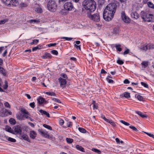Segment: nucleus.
I'll use <instances>...</instances> for the list:
<instances>
[{
    "label": "nucleus",
    "mask_w": 154,
    "mask_h": 154,
    "mask_svg": "<svg viewBox=\"0 0 154 154\" xmlns=\"http://www.w3.org/2000/svg\"><path fill=\"white\" fill-rule=\"evenodd\" d=\"M117 5L115 3L108 4L105 8L103 12V17L106 21H111L114 17L116 10Z\"/></svg>",
    "instance_id": "f257e3e1"
},
{
    "label": "nucleus",
    "mask_w": 154,
    "mask_h": 154,
    "mask_svg": "<svg viewBox=\"0 0 154 154\" xmlns=\"http://www.w3.org/2000/svg\"><path fill=\"white\" fill-rule=\"evenodd\" d=\"M82 14H84L87 12L91 13L94 11L96 8V4L94 0H85L82 2Z\"/></svg>",
    "instance_id": "f03ea898"
},
{
    "label": "nucleus",
    "mask_w": 154,
    "mask_h": 154,
    "mask_svg": "<svg viewBox=\"0 0 154 154\" xmlns=\"http://www.w3.org/2000/svg\"><path fill=\"white\" fill-rule=\"evenodd\" d=\"M140 16L143 20L148 22H153L154 21V15L152 14H149L147 12L143 11L140 14Z\"/></svg>",
    "instance_id": "7ed1b4c3"
},
{
    "label": "nucleus",
    "mask_w": 154,
    "mask_h": 154,
    "mask_svg": "<svg viewBox=\"0 0 154 154\" xmlns=\"http://www.w3.org/2000/svg\"><path fill=\"white\" fill-rule=\"evenodd\" d=\"M47 7L49 11H54L57 8V3L54 0H49L48 2Z\"/></svg>",
    "instance_id": "20e7f679"
},
{
    "label": "nucleus",
    "mask_w": 154,
    "mask_h": 154,
    "mask_svg": "<svg viewBox=\"0 0 154 154\" xmlns=\"http://www.w3.org/2000/svg\"><path fill=\"white\" fill-rule=\"evenodd\" d=\"M5 4L8 7L17 6L18 5L17 0H2Z\"/></svg>",
    "instance_id": "39448f33"
},
{
    "label": "nucleus",
    "mask_w": 154,
    "mask_h": 154,
    "mask_svg": "<svg viewBox=\"0 0 154 154\" xmlns=\"http://www.w3.org/2000/svg\"><path fill=\"white\" fill-rule=\"evenodd\" d=\"M87 16L92 20L96 22H98L100 21V16L98 14H96L93 15L91 14L90 12H87Z\"/></svg>",
    "instance_id": "423d86ee"
},
{
    "label": "nucleus",
    "mask_w": 154,
    "mask_h": 154,
    "mask_svg": "<svg viewBox=\"0 0 154 154\" xmlns=\"http://www.w3.org/2000/svg\"><path fill=\"white\" fill-rule=\"evenodd\" d=\"M121 17L122 20L125 23H129L131 22V19L125 14L124 11H122L121 13Z\"/></svg>",
    "instance_id": "0eeeda50"
},
{
    "label": "nucleus",
    "mask_w": 154,
    "mask_h": 154,
    "mask_svg": "<svg viewBox=\"0 0 154 154\" xmlns=\"http://www.w3.org/2000/svg\"><path fill=\"white\" fill-rule=\"evenodd\" d=\"M63 6L64 8L67 10L68 11H72V9H75L72 3L71 2H68L65 3Z\"/></svg>",
    "instance_id": "6e6552de"
},
{
    "label": "nucleus",
    "mask_w": 154,
    "mask_h": 154,
    "mask_svg": "<svg viewBox=\"0 0 154 154\" xmlns=\"http://www.w3.org/2000/svg\"><path fill=\"white\" fill-rule=\"evenodd\" d=\"M58 80L60 84V86L62 88H64L66 86L67 83L66 79H64L61 77H60L58 79Z\"/></svg>",
    "instance_id": "1a4fd4ad"
},
{
    "label": "nucleus",
    "mask_w": 154,
    "mask_h": 154,
    "mask_svg": "<svg viewBox=\"0 0 154 154\" xmlns=\"http://www.w3.org/2000/svg\"><path fill=\"white\" fill-rule=\"evenodd\" d=\"M38 103L39 104L42 105L43 103L46 104L47 103V101L44 98L40 96L37 99Z\"/></svg>",
    "instance_id": "9d476101"
},
{
    "label": "nucleus",
    "mask_w": 154,
    "mask_h": 154,
    "mask_svg": "<svg viewBox=\"0 0 154 154\" xmlns=\"http://www.w3.org/2000/svg\"><path fill=\"white\" fill-rule=\"evenodd\" d=\"M14 131L16 134H20L22 133V130L20 127L18 125H16L14 127Z\"/></svg>",
    "instance_id": "9b49d317"
},
{
    "label": "nucleus",
    "mask_w": 154,
    "mask_h": 154,
    "mask_svg": "<svg viewBox=\"0 0 154 154\" xmlns=\"http://www.w3.org/2000/svg\"><path fill=\"white\" fill-rule=\"evenodd\" d=\"M131 16L132 18L137 19L139 17V14L136 12H132L131 14Z\"/></svg>",
    "instance_id": "f8f14e48"
},
{
    "label": "nucleus",
    "mask_w": 154,
    "mask_h": 154,
    "mask_svg": "<svg viewBox=\"0 0 154 154\" xmlns=\"http://www.w3.org/2000/svg\"><path fill=\"white\" fill-rule=\"evenodd\" d=\"M51 54L48 53H45V54L42 55L41 57L42 59H49L51 57Z\"/></svg>",
    "instance_id": "ddd939ff"
},
{
    "label": "nucleus",
    "mask_w": 154,
    "mask_h": 154,
    "mask_svg": "<svg viewBox=\"0 0 154 154\" xmlns=\"http://www.w3.org/2000/svg\"><path fill=\"white\" fill-rule=\"evenodd\" d=\"M0 73L4 76H6L7 75V71L2 67H0Z\"/></svg>",
    "instance_id": "4468645a"
},
{
    "label": "nucleus",
    "mask_w": 154,
    "mask_h": 154,
    "mask_svg": "<svg viewBox=\"0 0 154 154\" xmlns=\"http://www.w3.org/2000/svg\"><path fill=\"white\" fill-rule=\"evenodd\" d=\"M120 96L121 98L125 97L126 98H128L130 97V93L128 92H125L124 93L120 94Z\"/></svg>",
    "instance_id": "2eb2a0df"
},
{
    "label": "nucleus",
    "mask_w": 154,
    "mask_h": 154,
    "mask_svg": "<svg viewBox=\"0 0 154 154\" xmlns=\"http://www.w3.org/2000/svg\"><path fill=\"white\" fill-rule=\"evenodd\" d=\"M39 112L42 115H45L48 118H50V115L49 113L45 111L44 110L42 109H40L39 111Z\"/></svg>",
    "instance_id": "dca6fc26"
},
{
    "label": "nucleus",
    "mask_w": 154,
    "mask_h": 154,
    "mask_svg": "<svg viewBox=\"0 0 154 154\" xmlns=\"http://www.w3.org/2000/svg\"><path fill=\"white\" fill-rule=\"evenodd\" d=\"M30 137L32 139H35L36 136V133L34 131H31L30 132Z\"/></svg>",
    "instance_id": "f3484780"
},
{
    "label": "nucleus",
    "mask_w": 154,
    "mask_h": 154,
    "mask_svg": "<svg viewBox=\"0 0 154 154\" xmlns=\"http://www.w3.org/2000/svg\"><path fill=\"white\" fill-rule=\"evenodd\" d=\"M76 148L78 150L82 152H85V149L82 146L79 145H76L75 146Z\"/></svg>",
    "instance_id": "a211bd4d"
},
{
    "label": "nucleus",
    "mask_w": 154,
    "mask_h": 154,
    "mask_svg": "<svg viewBox=\"0 0 154 154\" xmlns=\"http://www.w3.org/2000/svg\"><path fill=\"white\" fill-rule=\"evenodd\" d=\"M120 31V29L119 27H115L113 29V33L115 35L119 34Z\"/></svg>",
    "instance_id": "6ab92c4d"
},
{
    "label": "nucleus",
    "mask_w": 154,
    "mask_h": 154,
    "mask_svg": "<svg viewBox=\"0 0 154 154\" xmlns=\"http://www.w3.org/2000/svg\"><path fill=\"white\" fill-rule=\"evenodd\" d=\"M72 126V123L71 122H67L66 123V126H63V127L64 128H71Z\"/></svg>",
    "instance_id": "aec40b11"
},
{
    "label": "nucleus",
    "mask_w": 154,
    "mask_h": 154,
    "mask_svg": "<svg viewBox=\"0 0 154 154\" xmlns=\"http://www.w3.org/2000/svg\"><path fill=\"white\" fill-rule=\"evenodd\" d=\"M136 113L142 118H146L147 117V116L146 114L142 113L141 112L137 111Z\"/></svg>",
    "instance_id": "412c9836"
},
{
    "label": "nucleus",
    "mask_w": 154,
    "mask_h": 154,
    "mask_svg": "<svg viewBox=\"0 0 154 154\" xmlns=\"http://www.w3.org/2000/svg\"><path fill=\"white\" fill-rule=\"evenodd\" d=\"M121 45L120 44H116L115 45V47L116 48V50L119 52H120L122 51V49L121 48Z\"/></svg>",
    "instance_id": "4be33fe9"
},
{
    "label": "nucleus",
    "mask_w": 154,
    "mask_h": 154,
    "mask_svg": "<svg viewBox=\"0 0 154 154\" xmlns=\"http://www.w3.org/2000/svg\"><path fill=\"white\" fill-rule=\"evenodd\" d=\"M6 131H8L9 132L11 133L12 134H15V133H14V131H13V130H12L11 129V127H10L9 126H6Z\"/></svg>",
    "instance_id": "5701e85b"
},
{
    "label": "nucleus",
    "mask_w": 154,
    "mask_h": 154,
    "mask_svg": "<svg viewBox=\"0 0 154 154\" xmlns=\"http://www.w3.org/2000/svg\"><path fill=\"white\" fill-rule=\"evenodd\" d=\"M148 47L149 45H148V44L146 45H142L140 47V49L142 50L146 51L149 49Z\"/></svg>",
    "instance_id": "b1692460"
},
{
    "label": "nucleus",
    "mask_w": 154,
    "mask_h": 154,
    "mask_svg": "<svg viewBox=\"0 0 154 154\" xmlns=\"http://www.w3.org/2000/svg\"><path fill=\"white\" fill-rule=\"evenodd\" d=\"M9 122L12 125H14L16 123V121L15 119L12 118H11L9 120Z\"/></svg>",
    "instance_id": "393cba45"
},
{
    "label": "nucleus",
    "mask_w": 154,
    "mask_h": 154,
    "mask_svg": "<svg viewBox=\"0 0 154 154\" xmlns=\"http://www.w3.org/2000/svg\"><path fill=\"white\" fill-rule=\"evenodd\" d=\"M135 97L136 98H137L139 101H142L143 99L142 96L139 94H136L135 95Z\"/></svg>",
    "instance_id": "a878e982"
},
{
    "label": "nucleus",
    "mask_w": 154,
    "mask_h": 154,
    "mask_svg": "<svg viewBox=\"0 0 154 154\" xmlns=\"http://www.w3.org/2000/svg\"><path fill=\"white\" fill-rule=\"evenodd\" d=\"M22 137L23 139L24 140H26L29 142H30V140L29 139L27 135H23L22 136Z\"/></svg>",
    "instance_id": "bb28decb"
},
{
    "label": "nucleus",
    "mask_w": 154,
    "mask_h": 154,
    "mask_svg": "<svg viewBox=\"0 0 154 154\" xmlns=\"http://www.w3.org/2000/svg\"><path fill=\"white\" fill-rule=\"evenodd\" d=\"M45 93L48 95L51 96H56V94L53 92H46Z\"/></svg>",
    "instance_id": "cd10ccee"
},
{
    "label": "nucleus",
    "mask_w": 154,
    "mask_h": 154,
    "mask_svg": "<svg viewBox=\"0 0 154 154\" xmlns=\"http://www.w3.org/2000/svg\"><path fill=\"white\" fill-rule=\"evenodd\" d=\"M38 42L39 40L37 39H34L32 40V42L30 43V44L31 45H37Z\"/></svg>",
    "instance_id": "c85d7f7f"
},
{
    "label": "nucleus",
    "mask_w": 154,
    "mask_h": 154,
    "mask_svg": "<svg viewBox=\"0 0 154 154\" xmlns=\"http://www.w3.org/2000/svg\"><path fill=\"white\" fill-rule=\"evenodd\" d=\"M67 10L65 8L64 9H62L60 11V13L62 14L65 15L67 13Z\"/></svg>",
    "instance_id": "c756f323"
},
{
    "label": "nucleus",
    "mask_w": 154,
    "mask_h": 154,
    "mask_svg": "<svg viewBox=\"0 0 154 154\" xmlns=\"http://www.w3.org/2000/svg\"><path fill=\"white\" fill-rule=\"evenodd\" d=\"M43 126L45 128H47L50 130L52 131V127L50 125H48L46 124H44L43 125Z\"/></svg>",
    "instance_id": "7c9ffc66"
},
{
    "label": "nucleus",
    "mask_w": 154,
    "mask_h": 154,
    "mask_svg": "<svg viewBox=\"0 0 154 154\" xmlns=\"http://www.w3.org/2000/svg\"><path fill=\"white\" fill-rule=\"evenodd\" d=\"M129 127L131 129H132V130L133 131H134L135 132H137L138 131V130L135 127L131 125L129 126Z\"/></svg>",
    "instance_id": "2f4dec72"
},
{
    "label": "nucleus",
    "mask_w": 154,
    "mask_h": 154,
    "mask_svg": "<svg viewBox=\"0 0 154 154\" xmlns=\"http://www.w3.org/2000/svg\"><path fill=\"white\" fill-rule=\"evenodd\" d=\"M147 5L149 7L152 8L154 9V5L151 2H148L147 3Z\"/></svg>",
    "instance_id": "473e14b6"
},
{
    "label": "nucleus",
    "mask_w": 154,
    "mask_h": 154,
    "mask_svg": "<svg viewBox=\"0 0 154 154\" xmlns=\"http://www.w3.org/2000/svg\"><path fill=\"white\" fill-rule=\"evenodd\" d=\"M78 130L80 132L83 133H85L86 132V130L82 128L79 127Z\"/></svg>",
    "instance_id": "72a5a7b5"
},
{
    "label": "nucleus",
    "mask_w": 154,
    "mask_h": 154,
    "mask_svg": "<svg viewBox=\"0 0 154 154\" xmlns=\"http://www.w3.org/2000/svg\"><path fill=\"white\" fill-rule=\"evenodd\" d=\"M141 64L143 66L144 68H145L148 66V62L147 61H144L141 63Z\"/></svg>",
    "instance_id": "f704fd0d"
},
{
    "label": "nucleus",
    "mask_w": 154,
    "mask_h": 154,
    "mask_svg": "<svg viewBox=\"0 0 154 154\" xmlns=\"http://www.w3.org/2000/svg\"><path fill=\"white\" fill-rule=\"evenodd\" d=\"M66 140L67 142L69 144L71 143L73 141V140L72 138H66Z\"/></svg>",
    "instance_id": "c9c22d12"
},
{
    "label": "nucleus",
    "mask_w": 154,
    "mask_h": 154,
    "mask_svg": "<svg viewBox=\"0 0 154 154\" xmlns=\"http://www.w3.org/2000/svg\"><path fill=\"white\" fill-rule=\"evenodd\" d=\"M51 100H52L54 101H55L56 102H57V103H61V102L60 101V100H59L58 99L55 98L53 97V98H51Z\"/></svg>",
    "instance_id": "e433bc0d"
},
{
    "label": "nucleus",
    "mask_w": 154,
    "mask_h": 154,
    "mask_svg": "<svg viewBox=\"0 0 154 154\" xmlns=\"http://www.w3.org/2000/svg\"><path fill=\"white\" fill-rule=\"evenodd\" d=\"M92 150L93 151L96 153H97L99 154H100L101 153V151L97 149L92 148Z\"/></svg>",
    "instance_id": "4c0bfd02"
},
{
    "label": "nucleus",
    "mask_w": 154,
    "mask_h": 154,
    "mask_svg": "<svg viewBox=\"0 0 154 154\" xmlns=\"http://www.w3.org/2000/svg\"><path fill=\"white\" fill-rule=\"evenodd\" d=\"M35 11L38 13H41L42 12V10L41 8H37L35 9Z\"/></svg>",
    "instance_id": "58836bf2"
},
{
    "label": "nucleus",
    "mask_w": 154,
    "mask_h": 154,
    "mask_svg": "<svg viewBox=\"0 0 154 154\" xmlns=\"http://www.w3.org/2000/svg\"><path fill=\"white\" fill-rule=\"evenodd\" d=\"M17 118L18 119L20 120H23V116H22L20 114H19L17 115Z\"/></svg>",
    "instance_id": "ea45409f"
},
{
    "label": "nucleus",
    "mask_w": 154,
    "mask_h": 154,
    "mask_svg": "<svg viewBox=\"0 0 154 154\" xmlns=\"http://www.w3.org/2000/svg\"><path fill=\"white\" fill-rule=\"evenodd\" d=\"M21 112L24 114H25L27 115H29V112L27 111L26 109H22L21 110Z\"/></svg>",
    "instance_id": "a19ab883"
},
{
    "label": "nucleus",
    "mask_w": 154,
    "mask_h": 154,
    "mask_svg": "<svg viewBox=\"0 0 154 154\" xmlns=\"http://www.w3.org/2000/svg\"><path fill=\"white\" fill-rule=\"evenodd\" d=\"M140 84L141 85L143 86L144 87L147 88H149V85L146 83L143 82H141Z\"/></svg>",
    "instance_id": "79ce46f5"
},
{
    "label": "nucleus",
    "mask_w": 154,
    "mask_h": 154,
    "mask_svg": "<svg viewBox=\"0 0 154 154\" xmlns=\"http://www.w3.org/2000/svg\"><path fill=\"white\" fill-rule=\"evenodd\" d=\"M38 132L41 134L44 137L46 133L43 131L42 129H38Z\"/></svg>",
    "instance_id": "37998d69"
},
{
    "label": "nucleus",
    "mask_w": 154,
    "mask_h": 154,
    "mask_svg": "<svg viewBox=\"0 0 154 154\" xmlns=\"http://www.w3.org/2000/svg\"><path fill=\"white\" fill-rule=\"evenodd\" d=\"M117 63L119 64L120 65H122L124 63V61L120 59L119 58V59L117 60Z\"/></svg>",
    "instance_id": "c03bdc74"
},
{
    "label": "nucleus",
    "mask_w": 154,
    "mask_h": 154,
    "mask_svg": "<svg viewBox=\"0 0 154 154\" xmlns=\"http://www.w3.org/2000/svg\"><path fill=\"white\" fill-rule=\"evenodd\" d=\"M8 140L12 142L15 143L16 142V140L15 139L12 138L11 137H8Z\"/></svg>",
    "instance_id": "a18cd8bd"
},
{
    "label": "nucleus",
    "mask_w": 154,
    "mask_h": 154,
    "mask_svg": "<svg viewBox=\"0 0 154 154\" xmlns=\"http://www.w3.org/2000/svg\"><path fill=\"white\" fill-rule=\"evenodd\" d=\"M40 22L39 20H31L29 21V22L32 23L33 22L38 23Z\"/></svg>",
    "instance_id": "49530a36"
},
{
    "label": "nucleus",
    "mask_w": 154,
    "mask_h": 154,
    "mask_svg": "<svg viewBox=\"0 0 154 154\" xmlns=\"http://www.w3.org/2000/svg\"><path fill=\"white\" fill-rule=\"evenodd\" d=\"M106 79L107 82L109 83L113 84L115 83L114 81L113 80L111 79H109L108 78H106Z\"/></svg>",
    "instance_id": "de8ad7c7"
},
{
    "label": "nucleus",
    "mask_w": 154,
    "mask_h": 154,
    "mask_svg": "<svg viewBox=\"0 0 154 154\" xmlns=\"http://www.w3.org/2000/svg\"><path fill=\"white\" fill-rule=\"evenodd\" d=\"M51 52L52 54L56 55H57L58 54V51L54 50H52Z\"/></svg>",
    "instance_id": "09e8293b"
},
{
    "label": "nucleus",
    "mask_w": 154,
    "mask_h": 154,
    "mask_svg": "<svg viewBox=\"0 0 154 154\" xmlns=\"http://www.w3.org/2000/svg\"><path fill=\"white\" fill-rule=\"evenodd\" d=\"M120 122L121 123L126 126H129L130 125V124L129 123L126 122L124 120H121Z\"/></svg>",
    "instance_id": "8fccbe9b"
},
{
    "label": "nucleus",
    "mask_w": 154,
    "mask_h": 154,
    "mask_svg": "<svg viewBox=\"0 0 154 154\" xmlns=\"http://www.w3.org/2000/svg\"><path fill=\"white\" fill-rule=\"evenodd\" d=\"M61 39H65L67 41H70L72 40V38L70 37H62L60 38Z\"/></svg>",
    "instance_id": "3c124183"
},
{
    "label": "nucleus",
    "mask_w": 154,
    "mask_h": 154,
    "mask_svg": "<svg viewBox=\"0 0 154 154\" xmlns=\"http://www.w3.org/2000/svg\"><path fill=\"white\" fill-rule=\"evenodd\" d=\"M8 87V82L6 81H5V85H3V88L5 90Z\"/></svg>",
    "instance_id": "603ef678"
},
{
    "label": "nucleus",
    "mask_w": 154,
    "mask_h": 154,
    "mask_svg": "<svg viewBox=\"0 0 154 154\" xmlns=\"http://www.w3.org/2000/svg\"><path fill=\"white\" fill-rule=\"evenodd\" d=\"M63 78H64V79H67L68 77L66 74L65 73H63L60 75Z\"/></svg>",
    "instance_id": "864d4df0"
},
{
    "label": "nucleus",
    "mask_w": 154,
    "mask_h": 154,
    "mask_svg": "<svg viewBox=\"0 0 154 154\" xmlns=\"http://www.w3.org/2000/svg\"><path fill=\"white\" fill-rule=\"evenodd\" d=\"M144 133L147 134L148 136L150 137H152L153 138H154V135L153 134H152L151 133H149L147 132H146L145 131H143Z\"/></svg>",
    "instance_id": "5fc2aeb1"
},
{
    "label": "nucleus",
    "mask_w": 154,
    "mask_h": 154,
    "mask_svg": "<svg viewBox=\"0 0 154 154\" xmlns=\"http://www.w3.org/2000/svg\"><path fill=\"white\" fill-rule=\"evenodd\" d=\"M20 5L21 7L22 8L26 7L27 6V5L26 3L23 2L21 3Z\"/></svg>",
    "instance_id": "6e6d98bb"
},
{
    "label": "nucleus",
    "mask_w": 154,
    "mask_h": 154,
    "mask_svg": "<svg viewBox=\"0 0 154 154\" xmlns=\"http://www.w3.org/2000/svg\"><path fill=\"white\" fill-rule=\"evenodd\" d=\"M148 45H149V47H148L149 49L154 48V44H148Z\"/></svg>",
    "instance_id": "4d7b16f0"
},
{
    "label": "nucleus",
    "mask_w": 154,
    "mask_h": 154,
    "mask_svg": "<svg viewBox=\"0 0 154 154\" xmlns=\"http://www.w3.org/2000/svg\"><path fill=\"white\" fill-rule=\"evenodd\" d=\"M57 44L56 43H50L48 45V46L49 47L52 46H55Z\"/></svg>",
    "instance_id": "13d9d810"
},
{
    "label": "nucleus",
    "mask_w": 154,
    "mask_h": 154,
    "mask_svg": "<svg viewBox=\"0 0 154 154\" xmlns=\"http://www.w3.org/2000/svg\"><path fill=\"white\" fill-rule=\"evenodd\" d=\"M130 53V50L128 49H127V50H125V51L123 53V54L124 55L128 54Z\"/></svg>",
    "instance_id": "bf43d9fd"
},
{
    "label": "nucleus",
    "mask_w": 154,
    "mask_h": 154,
    "mask_svg": "<svg viewBox=\"0 0 154 154\" xmlns=\"http://www.w3.org/2000/svg\"><path fill=\"white\" fill-rule=\"evenodd\" d=\"M110 124L113 127H115L116 126V124L112 120L110 122Z\"/></svg>",
    "instance_id": "052dcab7"
},
{
    "label": "nucleus",
    "mask_w": 154,
    "mask_h": 154,
    "mask_svg": "<svg viewBox=\"0 0 154 154\" xmlns=\"http://www.w3.org/2000/svg\"><path fill=\"white\" fill-rule=\"evenodd\" d=\"M4 105L6 107H7L8 108H10V106L9 103L8 102H6L5 103Z\"/></svg>",
    "instance_id": "680f3d73"
},
{
    "label": "nucleus",
    "mask_w": 154,
    "mask_h": 154,
    "mask_svg": "<svg viewBox=\"0 0 154 154\" xmlns=\"http://www.w3.org/2000/svg\"><path fill=\"white\" fill-rule=\"evenodd\" d=\"M35 103L34 102L30 103L29 104V106L32 108H34L35 107Z\"/></svg>",
    "instance_id": "e2e57ef3"
},
{
    "label": "nucleus",
    "mask_w": 154,
    "mask_h": 154,
    "mask_svg": "<svg viewBox=\"0 0 154 154\" xmlns=\"http://www.w3.org/2000/svg\"><path fill=\"white\" fill-rule=\"evenodd\" d=\"M74 14L76 15H79V11L78 10H75L74 11Z\"/></svg>",
    "instance_id": "0e129e2a"
},
{
    "label": "nucleus",
    "mask_w": 154,
    "mask_h": 154,
    "mask_svg": "<svg viewBox=\"0 0 154 154\" xmlns=\"http://www.w3.org/2000/svg\"><path fill=\"white\" fill-rule=\"evenodd\" d=\"M64 123V121L63 119H60L59 121V124L60 125L62 126L63 125Z\"/></svg>",
    "instance_id": "69168bd1"
},
{
    "label": "nucleus",
    "mask_w": 154,
    "mask_h": 154,
    "mask_svg": "<svg viewBox=\"0 0 154 154\" xmlns=\"http://www.w3.org/2000/svg\"><path fill=\"white\" fill-rule=\"evenodd\" d=\"M123 82L124 84H128L130 83V82L128 79H125L124 80Z\"/></svg>",
    "instance_id": "338daca9"
},
{
    "label": "nucleus",
    "mask_w": 154,
    "mask_h": 154,
    "mask_svg": "<svg viewBox=\"0 0 154 154\" xmlns=\"http://www.w3.org/2000/svg\"><path fill=\"white\" fill-rule=\"evenodd\" d=\"M7 49H6L4 52L2 54V56L4 57H5L7 55Z\"/></svg>",
    "instance_id": "774afa93"
}]
</instances>
